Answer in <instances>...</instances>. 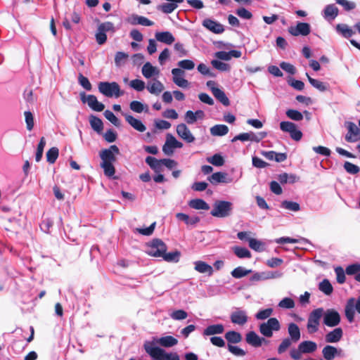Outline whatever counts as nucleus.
Listing matches in <instances>:
<instances>
[{"instance_id": "1", "label": "nucleus", "mask_w": 360, "mask_h": 360, "mask_svg": "<svg viewBox=\"0 0 360 360\" xmlns=\"http://www.w3.org/2000/svg\"><path fill=\"white\" fill-rule=\"evenodd\" d=\"M120 154V149L116 145H111L108 148L103 149L99 153L101 159V167L104 174L108 177H112L115 174L113 163L117 161L116 155Z\"/></svg>"}, {"instance_id": "2", "label": "nucleus", "mask_w": 360, "mask_h": 360, "mask_svg": "<svg viewBox=\"0 0 360 360\" xmlns=\"http://www.w3.org/2000/svg\"><path fill=\"white\" fill-rule=\"evenodd\" d=\"M143 347L152 360H180V356L176 352H167L164 349L155 345L153 342H146Z\"/></svg>"}, {"instance_id": "3", "label": "nucleus", "mask_w": 360, "mask_h": 360, "mask_svg": "<svg viewBox=\"0 0 360 360\" xmlns=\"http://www.w3.org/2000/svg\"><path fill=\"white\" fill-rule=\"evenodd\" d=\"M98 89L101 94L108 98H119L124 95V91L121 90L120 86L116 82H100Z\"/></svg>"}, {"instance_id": "4", "label": "nucleus", "mask_w": 360, "mask_h": 360, "mask_svg": "<svg viewBox=\"0 0 360 360\" xmlns=\"http://www.w3.org/2000/svg\"><path fill=\"white\" fill-rule=\"evenodd\" d=\"M233 210V204L229 201L218 200L214 205V208L211 210L212 216L219 218L229 217Z\"/></svg>"}, {"instance_id": "5", "label": "nucleus", "mask_w": 360, "mask_h": 360, "mask_svg": "<svg viewBox=\"0 0 360 360\" xmlns=\"http://www.w3.org/2000/svg\"><path fill=\"white\" fill-rule=\"evenodd\" d=\"M147 248V254L155 257H162L164 252L167 251L166 244L159 238L153 239L148 243Z\"/></svg>"}, {"instance_id": "6", "label": "nucleus", "mask_w": 360, "mask_h": 360, "mask_svg": "<svg viewBox=\"0 0 360 360\" xmlns=\"http://www.w3.org/2000/svg\"><path fill=\"white\" fill-rule=\"evenodd\" d=\"M323 313V308H318L313 310L309 316L307 328L309 333L312 334L319 330L320 320Z\"/></svg>"}, {"instance_id": "7", "label": "nucleus", "mask_w": 360, "mask_h": 360, "mask_svg": "<svg viewBox=\"0 0 360 360\" xmlns=\"http://www.w3.org/2000/svg\"><path fill=\"white\" fill-rule=\"evenodd\" d=\"M259 332L266 338L273 336V331H278L281 329V324L276 318H269L266 322L259 325Z\"/></svg>"}, {"instance_id": "8", "label": "nucleus", "mask_w": 360, "mask_h": 360, "mask_svg": "<svg viewBox=\"0 0 360 360\" xmlns=\"http://www.w3.org/2000/svg\"><path fill=\"white\" fill-rule=\"evenodd\" d=\"M280 128L283 131L288 132L292 139L299 141L302 138V132L297 129V125L291 122L283 121L280 123Z\"/></svg>"}, {"instance_id": "9", "label": "nucleus", "mask_w": 360, "mask_h": 360, "mask_svg": "<svg viewBox=\"0 0 360 360\" xmlns=\"http://www.w3.org/2000/svg\"><path fill=\"white\" fill-rule=\"evenodd\" d=\"M80 99L83 103H87L89 108L94 111L101 112L105 108L104 104L99 102L94 95L86 96L85 92H81Z\"/></svg>"}, {"instance_id": "10", "label": "nucleus", "mask_w": 360, "mask_h": 360, "mask_svg": "<svg viewBox=\"0 0 360 360\" xmlns=\"http://www.w3.org/2000/svg\"><path fill=\"white\" fill-rule=\"evenodd\" d=\"M347 129V133L345 135V141L348 143H354L360 140V129L352 122H346L345 124Z\"/></svg>"}, {"instance_id": "11", "label": "nucleus", "mask_w": 360, "mask_h": 360, "mask_svg": "<svg viewBox=\"0 0 360 360\" xmlns=\"http://www.w3.org/2000/svg\"><path fill=\"white\" fill-rule=\"evenodd\" d=\"M340 322V314L335 309H328L323 316V323L328 327H335Z\"/></svg>"}, {"instance_id": "12", "label": "nucleus", "mask_w": 360, "mask_h": 360, "mask_svg": "<svg viewBox=\"0 0 360 360\" xmlns=\"http://www.w3.org/2000/svg\"><path fill=\"white\" fill-rule=\"evenodd\" d=\"M311 32L310 25L307 22H298L296 26H290L288 32L295 37L307 36Z\"/></svg>"}, {"instance_id": "13", "label": "nucleus", "mask_w": 360, "mask_h": 360, "mask_svg": "<svg viewBox=\"0 0 360 360\" xmlns=\"http://www.w3.org/2000/svg\"><path fill=\"white\" fill-rule=\"evenodd\" d=\"M176 134L186 143H191L194 142L195 140V136L192 134L191 130L184 123H181L176 126Z\"/></svg>"}, {"instance_id": "14", "label": "nucleus", "mask_w": 360, "mask_h": 360, "mask_svg": "<svg viewBox=\"0 0 360 360\" xmlns=\"http://www.w3.org/2000/svg\"><path fill=\"white\" fill-rule=\"evenodd\" d=\"M245 340L248 344L254 347H259L262 344L269 342L264 338L259 337L255 331L248 332L246 334Z\"/></svg>"}, {"instance_id": "15", "label": "nucleus", "mask_w": 360, "mask_h": 360, "mask_svg": "<svg viewBox=\"0 0 360 360\" xmlns=\"http://www.w3.org/2000/svg\"><path fill=\"white\" fill-rule=\"evenodd\" d=\"M172 74L173 75L172 80L175 84L181 88L189 87V82L182 77V75L184 74V70L180 68H174L172 70Z\"/></svg>"}, {"instance_id": "16", "label": "nucleus", "mask_w": 360, "mask_h": 360, "mask_svg": "<svg viewBox=\"0 0 360 360\" xmlns=\"http://www.w3.org/2000/svg\"><path fill=\"white\" fill-rule=\"evenodd\" d=\"M230 319L233 323L243 326L247 323L248 317L245 311L236 309L231 313Z\"/></svg>"}, {"instance_id": "17", "label": "nucleus", "mask_w": 360, "mask_h": 360, "mask_svg": "<svg viewBox=\"0 0 360 360\" xmlns=\"http://www.w3.org/2000/svg\"><path fill=\"white\" fill-rule=\"evenodd\" d=\"M202 25L214 34H221L224 31V26L210 18H206L202 21Z\"/></svg>"}, {"instance_id": "18", "label": "nucleus", "mask_w": 360, "mask_h": 360, "mask_svg": "<svg viewBox=\"0 0 360 360\" xmlns=\"http://www.w3.org/2000/svg\"><path fill=\"white\" fill-rule=\"evenodd\" d=\"M208 180L212 184L217 183H231L232 181V179L229 178L226 173L221 172L213 173L208 177Z\"/></svg>"}, {"instance_id": "19", "label": "nucleus", "mask_w": 360, "mask_h": 360, "mask_svg": "<svg viewBox=\"0 0 360 360\" xmlns=\"http://www.w3.org/2000/svg\"><path fill=\"white\" fill-rule=\"evenodd\" d=\"M155 39L161 43L170 45L174 42L175 38L169 31L158 32L155 34Z\"/></svg>"}, {"instance_id": "20", "label": "nucleus", "mask_w": 360, "mask_h": 360, "mask_svg": "<svg viewBox=\"0 0 360 360\" xmlns=\"http://www.w3.org/2000/svg\"><path fill=\"white\" fill-rule=\"evenodd\" d=\"M342 335V329L341 328H336L326 335L325 340L328 343H335L339 342Z\"/></svg>"}, {"instance_id": "21", "label": "nucleus", "mask_w": 360, "mask_h": 360, "mask_svg": "<svg viewBox=\"0 0 360 360\" xmlns=\"http://www.w3.org/2000/svg\"><path fill=\"white\" fill-rule=\"evenodd\" d=\"M224 332V326L221 323L210 325L204 329L203 336H210L214 335L222 334Z\"/></svg>"}, {"instance_id": "22", "label": "nucleus", "mask_w": 360, "mask_h": 360, "mask_svg": "<svg viewBox=\"0 0 360 360\" xmlns=\"http://www.w3.org/2000/svg\"><path fill=\"white\" fill-rule=\"evenodd\" d=\"M125 120L136 130L140 132L146 131V127L142 122L131 115H124Z\"/></svg>"}, {"instance_id": "23", "label": "nucleus", "mask_w": 360, "mask_h": 360, "mask_svg": "<svg viewBox=\"0 0 360 360\" xmlns=\"http://www.w3.org/2000/svg\"><path fill=\"white\" fill-rule=\"evenodd\" d=\"M355 299L352 297L347 300L345 306V316L349 323H352L354 319L355 309H354Z\"/></svg>"}, {"instance_id": "24", "label": "nucleus", "mask_w": 360, "mask_h": 360, "mask_svg": "<svg viewBox=\"0 0 360 360\" xmlns=\"http://www.w3.org/2000/svg\"><path fill=\"white\" fill-rule=\"evenodd\" d=\"M339 13V10L335 4L327 5L323 10V17L328 20H334Z\"/></svg>"}, {"instance_id": "25", "label": "nucleus", "mask_w": 360, "mask_h": 360, "mask_svg": "<svg viewBox=\"0 0 360 360\" xmlns=\"http://www.w3.org/2000/svg\"><path fill=\"white\" fill-rule=\"evenodd\" d=\"M174 148H181L183 147V143L176 140V139L171 134H167V140L164 146H162V151L166 152L167 147Z\"/></svg>"}, {"instance_id": "26", "label": "nucleus", "mask_w": 360, "mask_h": 360, "mask_svg": "<svg viewBox=\"0 0 360 360\" xmlns=\"http://www.w3.org/2000/svg\"><path fill=\"white\" fill-rule=\"evenodd\" d=\"M195 270L201 274H207L209 276L212 275L213 269L212 266L202 261H196L194 263Z\"/></svg>"}, {"instance_id": "27", "label": "nucleus", "mask_w": 360, "mask_h": 360, "mask_svg": "<svg viewBox=\"0 0 360 360\" xmlns=\"http://www.w3.org/2000/svg\"><path fill=\"white\" fill-rule=\"evenodd\" d=\"M160 73L157 68L153 66L150 63H146L142 67V74L146 78H150L153 75H158Z\"/></svg>"}, {"instance_id": "28", "label": "nucleus", "mask_w": 360, "mask_h": 360, "mask_svg": "<svg viewBox=\"0 0 360 360\" xmlns=\"http://www.w3.org/2000/svg\"><path fill=\"white\" fill-rule=\"evenodd\" d=\"M298 346L304 354L312 353L317 349L316 343L311 340L303 341Z\"/></svg>"}, {"instance_id": "29", "label": "nucleus", "mask_w": 360, "mask_h": 360, "mask_svg": "<svg viewBox=\"0 0 360 360\" xmlns=\"http://www.w3.org/2000/svg\"><path fill=\"white\" fill-rule=\"evenodd\" d=\"M146 162L150 166V167L154 170L156 173H160L162 170V159L158 160L154 157L148 156L146 158Z\"/></svg>"}, {"instance_id": "30", "label": "nucleus", "mask_w": 360, "mask_h": 360, "mask_svg": "<svg viewBox=\"0 0 360 360\" xmlns=\"http://www.w3.org/2000/svg\"><path fill=\"white\" fill-rule=\"evenodd\" d=\"M224 337L227 340L228 344L231 345L239 343L243 339L241 334L234 330H229L226 332Z\"/></svg>"}, {"instance_id": "31", "label": "nucleus", "mask_w": 360, "mask_h": 360, "mask_svg": "<svg viewBox=\"0 0 360 360\" xmlns=\"http://www.w3.org/2000/svg\"><path fill=\"white\" fill-rule=\"evenodd\" d=\"M157 342L164 347H172L178 343V340L173 336L167 335L161 337L157 341Z\"/></svg>"}, {"instance_id": "32", "label": "nucleus", "mask_w": 360, "mask_h": 360, "mask_svg": "<svg viewBox=\"0 0 360 360\" xmlns=\"http://www.w3.org/2000/svg\"><path fill=\"white\" fill-rule=\"evenodd\" d=\"M288 330L292 341L297 342L300 339V330L296 323H290Z\"/></svg>"}, {"instance_id": "33", "label": "nucleus", "mask_w": 360, "mask_h": 360, "mask_svg": "<svg viewBox=\"0 0 360 360\" xmlns=\"http://www.w3.org/2000/svg\"><path fill=\"white\" fill-rule=\"evenodd\" d=\"M188 205L195 210H208L210 209L209 205L204 200L200 198L190 200Z\"/></svg>"}, {"instance_id": "34", "label": "nucleus", "mask_w": 360, "mask_h": 360, "mask_svg": "<svg viewBox=\"0 0 360 360\" xmlns=\"http://www.w3.org/2000/svg\"><path fill=\"white\" fill-rule=\"evenodd\" d=\"M147 89L150 94L158 95L164 89L163 84L158 79H155L153 83H149Z\"/></svg>"}, {"instance_id": "35", "label": "nucleus", "mask_w": 360, "mask_h": 360, "mask_svg": "<svg viewBox=\"0 0 360 360\" xmlns=\"http://www.w3.org/2000/svg\"><path fill=\"white\" fill-rule=\"evenodd\" d=\"M176 217L179 220L183 221L187 225H195L200 221L198 217H190L188 214L184 213H177Z\"/></svg>"}, {"instance_id": "36", "label": "nucleus", "mask_w": 360, "mask_h": 360, "mask_svg": "<svg viewBox=\"0 0 360 360\" xmlns=\"http://www.w3.org/2000/svg\"><path fill=\"white\" fill-rule=\"evenodd\" d=\"M322 354L326 360H333L338 354V349L333 346L326 345L323 347Z\"/></svg>"}, {"instance_id": "37", "label": "nucleus", "mask_w": 360, "mask_h": 360, "mask_svg": "<svg viewBox=\"0 0 360 360\" xmlns=\"http://www.w3.org/2000/svg\"><path fill=\"white\" fill-rule=\"evenodd\" d=\"M89 122L91 128L96 131L98 133H101L103 129V124L102 120L95 116V115H90L89 117Z\"/></svg>"}, {"instance_id": "38", "label": "nucleus", "mask_w": 360, "mask_h": 360, "mask_svg": "<svg viewBox=\"0 0 360 360\" xmlns=\"http://www.w3.org/2000/svg\"><path fill=\"white\" fill-rule=\"evenodd\" d=\"M336 30L338 33L341 34L345 38L352 37L354 32L346 24H338L336 25Z\"/></svg>"}, {"instance_id": "39", "label": "nucleus", "mask_w": 360, "mask_h": 360, "mask_svg": "<svg viewBox=\"0 0 360 360\" xmlns=\"http://www.w3.org/2000/svg\"><path fill=\"white\" fill-rule=\"evenodd\" d=\"M306 76L311 85L320 91H326L328 89V85L326 83L311 77L308 73H306Z\"/></svg>"}, {"instance_id": "40", "label": "nucleus", "mask_w": 360, "mask_h": 360, "mask_svg": "<svg viewBox=\"0 0 360 360\" xmlns=\"http://www.w3.org/2000/svg\"><path fill=\"white\" fill-rule=\"evenodd\" d=\"M211 134L213 136H224L229 132V128L224 124H216L210 129Z\"/></svg>"}, {"instance_id": "41", "label": "nucleus", "mask_w": 360, "mask_h": 360, "mask_svg": "<svg viewBox=\"0 0 360 360\" xmlns=\"http://www.w3.org/2000/svg\"><path fill=\"white\" fill-rule=\"evenodd\" d=\"M212 94L216 98V99L221 103L224 106H229L230 105V101L229 98L226 96L224 91L221 89H215Z\"/></svg>"}, {"instance_id": "42", "label": "nucleus", "mask_w": 360, "mask_h": 360, "mask_svg": "<svg viewBox=\"0 0 360 360\" xmlns=\"http://www.w3.org/2000/svg\"><path fill=\"white\" fill-rule=\"evenodd\" d=\"M180 256V251L175 250L169 253L165 252L162 257L167 262H178L179 261Z\"/></svg>"}, {"instance_id": "43", "label": "nucleus", "mask_w": 360, "mask_h": 360, "mask_svg": "<svg viewBox=\"0 0 360 360\" xmlns=\"http://www.w3.org/2000/svg\"><path fill=\"white\" fill-rule=\"evenodd\" d=\"M251 272V269H245L244 267L238 266L231 272V274L235 278H241L244 276H248Z\"/></svg>"}, {"instance_id": "44", "label": "nucleus", "mask_w": 360, "mask_h": 360, "mask_svg": "<svg viewBox=\"0 0 360 360\" xmlns=\"http://www.w3.org/2000/svg\"><path fill=\"white\" fill-rule=\"evenodd\" d=\"M233 251L238 258H250L252 256L251 252L246 248L234 246Z\"/></svg>"}, {"instance_id": "45", "label": "nucleus", "mask_w": 360, "mask_h": 360, "mask_svg": "<svg viewBox=\"0 0 360 360\" xmlns=\"http://www.w3.org/2000/svg\"><path fill=\"white\" fill-rule=\"evenodd\" d=\"M59 155V150L57 147L51 148L46 154V160L50 164H53Z\"/></svg>"}, {"instance_id": "46", "label": "nucleus", "mask_w": 360, "mask_h": 360, "mask_svg": "<svg viewBox=\"0 0 360 360\" xmlns=\"http://www.w3.org/2000/svg\"><path fill=\"white\" fill-rule=\"evenodd\" d=\"M319 290L325 293L326 295H330L332 294L333 288L328 279H323L320 283L319 286Z\"/></svg>"}, {"instance_id": "47", "label": "nucleus", "mask_w": 360, "mask_h": 360, "mask_svg": "<svg viewBox=\"0 0 360 360\" xmlns=\"http://www.w3.org/2000/svg\"><path fill=\"white\" fill-rule=\"evenodd\" d=\"M129 55L122 51H118L115 56V63L117 67H120L124 65L128 59Z\"/></svg>"}, {"instance_id": "48", "label": "nucleus", "mask_w": 360, "mask_h": 360, "mask_svg": "<svg viewBox=\"0 0 360 360\" xmlns=\"http://www.w3.org/2000/svg\"><path fill=\"white\" fill-rule=\"evenodd\" d=\"M46 146V139L44 137H41L40 141L37 145V152L35 155V160L36 162H39L43 156L44 148Z\"/></svg>"}, {"instance_id": "49", "label": "nucleus", "mask_w": 360, "mask_h": 360, "mask_svg": "<svg viewBox=\"0 0 360 360\" xmlns=\"http://www.w3.org/2000/svg\"><path fill=\"white\" fill-rule=\"evenodd\" d=\"M207 161L216 167H221L224 164V159L220 154H214L207 158Z\"/></svg>"}, {"instance_id": "50", "label": "nucleus", "mask_w": 360, "mask_h": 360, "mask_svg": "<svg viewBox=\"0 0 360 360\" xmlns=\"http://www.w3.org/2000/svg\"><path fill=\"white\" fill-rule=\"evenodd\" d=\"M281 207L291 211L297 212L300 210L299 203L292 201L284 200L281 202Z\"/></svg>"}, {"instance_id": "51", "label": "nucleus", "mask_w": 360, "mask_h": 360, "mask_svg": "<svg viewBox=\"0 0 360 360\" xmlns=\"http://www.w3.org/2000/svg\"><path fill=\"white\" fill-rule=\"evenodd\" d=\"M285 113L288 118L295 121H300L303 119V115L302 112L297 110L289 109Z\"/></svg>"}, {"instance_id": "52", "label": "nucleus", "mask_w": 360, "mask_h": 360, "mask_svg": "<svg viewBox=\"0 0 360 360\" xmlns=\"http://www.w3.org/2000/svg\"><path fill=\"white\" fill-rule=\"evenodd\" d=\"M273 311H274L272 308H267L265 309L260 310L256 314L255 318L258 320L266 319L272 315Z\"/></svg>"}, {"instance_id": "53", "label": "nucleus", "mask_w": 360, "mask_h": 360, "mask_svg": "<svg viewBox=\"0 0 360 360\" xmlns=\"http://www.w3.org/2000/svg\"><path fill=\"white\" fill-rule=\"evenodd\" d=\"M335 2L342 6L343 9L346 11H350L356 8V4L353 1L347 0H335Z\"/></svg>"}, {"instance_id": "54", "label": "nucleus", "mask_w": 360, "mask_h": 360, "mask_svg": "<svg viewBox=\"0 0 360 360\" xmlns=\"http://www.w3.org/2000/svg\"><path fill=\"white\" fill-rule=\"evenodd\" d=\"M105 117L109 120L112 124L116 127H120V120L114 115L112 112L109 110H106L104 112Z\"/></svg>"}, {"instance_id": "55", "label": "nucleus", "mask_w": 360, "mask_h": 360, "mask_svg": "<svg viewBox=\"0 0 360 360\" xmlns=\"http://www.w3.org/2000/svg\"><path fill=\"white\" fill-rule=\"evenodd\" d=\"M344 169L346 170V172L351 174H356L359 172L360 168L359 166L350 162H345L344 163Z\"/></svg>"}, {"instance_id": "56", "label": "nucleus", "mask_w": 360, "mask_h": 360, "mask_svg": "<svg viewBox=\"0 0 360 360\" xmlns=\"http://www.w3.org/2000/svg\"><path fill=\"white\" fill-rule=\"evenodd\" d=\"M79 84L86 90L90 91L92 89V85L90 83L89 79L84 77L82 73L78 75Z\"/></svg>"}, {"instance_id": "57", "label": "nucleus", "mask_w": 360, "mask_h": 360, "mask_svg": "<svg viewBox=\"0 0 360 360\" xmlns=\"http://www.w3.org/2000/svg\"><path fill=\"white\" fill-rule=\"evenodd\" d=\"M24 115H25L27 129L28 131H31V130H32L34 125L33 115L30 111H25L24 112Z\"/></svg>"}, {"instance_id": "58", "label": "nucleus", "mask_w": 360, "mask_h": 360, "mask_svg": "<svg viewBox=\"0 0 360 360\" xmlns=\"http://www.w3.org/2000/svg\"><path fill=\"white\" fill-rule=\"evenodd\" d=\"M227 346H228V350L231 354H233V355H235L236 356H243L246 354V352L245 350H243V349H241L237 346H234L231 344H228Z\"/></svg>"}, {"instance_id": "59", "label": "nucleus", "mask_w": 360, "mask_h": 360, "mask_svg": "<svg viewBox=\"0 0 360 360\" xmlns=\"http://www.w3.org/2000/svg\"><path fill=\"white\" fill-rule=\"evenodd\" d=\"M95 37L96 42L99 45L104 44L107 41V35L105 32L101 31L98 27L96 32Z\"/></svg>"}, {"instance_id": "60", "label": "nucleus", "mask_w": 360, "mask_h": 360, "mask_svg": "<svg viewBox=\"0 0 360 360\" xmlns=\"http://www.w3.org/2000/svg\"><path fill=\"white\" fill-rule=\"evenodd\" d=\"M278 307L284 309H292L295 307V302L290 297H285L280 301Z\"/></svg>"}, {"instance_id": "61", "label": "nucleus", "mask_w": 360, "mask_h": 360, "mask_svg": "<svg viewBox=\"0 0 360 360\" xmlns=\"http://www.w3.org/2000/svg\"><path fill=\"white\" fill-rule=\"evenodd\" d=\"M335 272L336 274V279L337 282L340 284H342L345 282V273L344 269L341 266H337L335 269Z\"/></svg>"}, {"instance_id": "62", "label": "nucleus", "mask_w": 360, "mask_h": 360, "mask_svg": "<svg viewBox=\"0 0 360 360\" xmlns=\"http://www.w3.org/2000/svg\"><path fill=\"white\" fill-rule=\"evenodd\" d=\"M212 66L220 70V71H228L230 69V66L229 64L223 63L221 61L217 60H213L211 62Z\"/></svg>"}, {"instance_id": "63", "label": "nucleus", "mask_w": 360, "mask_h": 360, "mask_svg": "<svg viewBox=\"0 0 360 360\" xmlns=\"http://www.w3.org/2000/svg\"><path fill=\"white\" fill-rule=\"evenodd\" d=\"M170 316L174 320H184L187 318L188 314L184 310L178 309L173 311Z\"/></svg>"}, {"instance_id": "64", "label": "nucleus", "mask_w": 360, "mask_h": 360, "mask_svg": "<svg viewBox=\"0 0 360 360\" xmlns=\"http://www.w3.org/2000/svg\"><path fill=\"white\" fill-rule=\"evenodd\" d=\"M178 65L181 68L180 69H184L191 70L195 68V63L193 60L186 59L182 60L178 63Z\"/></svg>"}]
</instances>
